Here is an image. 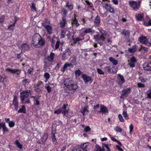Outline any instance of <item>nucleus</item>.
Returning a JSON list of instances; mask_svg holds the SVG:
<instances>
[{"instance_id":"1","label":"nucleus","mask_w":151,"mask_h":151,"mask_svg":"<svg viewBox=\"0 0 151 151\" xmlns=\"http://www.w3.org/2000/svg\"><path fill=\"white\" fill-rule=\"evenodd\" d=\"M64 85L70 91L74 92L78 88L77 84L74 83L72 81L66 79L64 82Z\"/></svg>"},{"instance_id":"2","label":"nucleus","mask_w":151,"mask_h":151,"mask_svg":"<svg viewBox=\"0 0 151 151\" xmlns=\"http://www.w3.org/2000/svg\"><path fill=\"white\" fill-rule=\"evenodd\" d=\"M106 72L110 74H116L117 71V68L114 66H109L104 68Z\"/></svg>"},{"instance_id":"3","label":"nucleus","mask_w":151,"mask_h":151,"mask_svg":"<svg viewBox=\"0 0 151 151\" xmlns=\"http://www.w3.org/2000/svg\"><path fill=\"white\" fill-rule=\"evenodd\" d=\"M100 32L101 35H96V37H95V39L98 40H100L102 41H104L106 39L105 37L109 36V35L107 34L105 31L103 29H101L100 30Z\"/></svg>"},{"instance_id":"4","label":"nucleus","mask_w":151,"mask_h":151,"mask_svg":"<svg viewBox=\"0 0 151 151\" xmlns=\"http://www.w3.org/2000/svg\"><path fill=\"white\" fill-rule=\"evenodd\" d=\"M31 91L29 90H25L23 91L21 93L20 97L21 101H23L24 99L27 98L28 96L31 94Z\"/></svg>"},{"instance_id":"5","label":"nucleus","mask_w":151,"mask_h":151,"mask_svg":"<svg viewBox=\"0 0 151 151\" xmlns=\"http://www.w3.org/2000/svg\"><path fill=\"white\" fill-rule=\"evenodd\" d=\"M140 3L141 1H138L137 2L131 1L129 2V4L134 10L136 11L139 9Z\"/></svg>"},{"instance_id":"6","label":"nucleus","mask_w":151,"mask_h":151,"mask_svg":"<svg viewBox=\"0 0 151 151\" xmlns=\"http://www.w3.org/2000/svg\"><path fill=\"white\" fill-rule=\"evenodd\" d=\"M66 48H60V50L62 51L65 50L63 52L62 57V59L64 60H66L67 58L66 56V55H70V52L69 48H67L66 49Z\"/></svg>"},{"instance_id":"7","label":"nucleus","mask_w":151,"mask_h":151,"mask_svg":"<svg viewBox=\"0 0 151 151\" xmlns=\"http://www.w3.org/2000/svg\"><path fill=\"white\" fill-rule=\"evenodd\" d=\"M103 147H105L107 149V151H111L109 145L106 144H104L103 145ZM93 151H105V149L102 148L99 145H97Z\"/></svg>"},{"instance_id":"8","label":"nucleus","mask_w":151,"mask_h":151,"mask_svg":"<svg viewBox=\"0 0 151 151\" xmlns=\"http://www.w3.org/2000/svg\"><path fill=\"white\" fill-rule=\"evenodd\" d=\"M91 145L88 142H86L80 145L81 149L85 151H88L91 149Z\"/></svg>"},{"instance_id":"9","label":"nucleus","mask_w":151,"mask_h":151,"mask_svg":"<svg viewBox=\"0 0 151 151\" xmlns=\"http://www.w3.org/2000/svg\"><path fill=\"white\" fill-rule=\"evenodd\" d=\"M139 40L140 42L145 45L147 46L151 47V43L148 42L147 41L146 38L145 37H142L139 38Z\"/></svg>"},{"instance_id":"10","label":"nucleus","mask_w":151,"mask_h":151,"mask_svg":"<svg viewBox=\"0 0 151 151\" xmlns=\"http://www.w3.org/2000/svg\"><path fill=\"white\" fill-rule=\"evenodd\" d=\"M136 62V58L134 57H132L128 61V64L131 67H134L135 66V63Z\"/></svg>"},{"instance_id":"11","label":"nucleus","mask_w":151,"mask_h":151,"mask_svg":"<svg viewBox=\"0 0 151 151\" xmlns=\"http://www.w3.org/2000/svg\"><path fill=\"white\" fill-rule=\"evenodd\" d=\"M5 70L6 72H9L12 73H16L17 75L20 74L21 73V70L18 69H13L11 68H6Z\"/></svg>"},{"instance_id":"12","label":"nucleus","mask_w":151,"mask_h":151,"mask_svg":"<svg viewBox=\"0 0 151 151\" xmlns=\"http://www.w3.org/2000/svg\"><path fill=\"white\" fill-rule=\"evenodd\" d=\"M80 112L83 116L88 115L89 112L88 106H86L84 107H82L81 108Z\"/></svg>"},{"instance_id":"13","label":"nucleus","mask_w":151,"mask_h":151,"mask_svg":"<svg viewBox=\"0 0 151 151\" xmlns=\"http://www.w3.org/2000/svg\"><path fill=\"white\" fill-rule=\"evenodd\" d=\"M40 37L41 36L38 34H36L33 35L32 38V41L34 43H33L34 45H36L35 43H37L39 40L40 39Z\"/></svg>"},{"instance_id":"14","label":"nucleus","mask_w":151,"mask_h":151,"mask_svg":"<svg viewBox=\"0 0 151 151\" xmlns=\"http://www.w3.org/2000/svg\"><path fill=\"white\" fill-rule=\"evenodd\" d=\"M12 104L15 107V110H17L18 108V102L17 99V96H14Z\"/></svg>"},{"instance_id":"15","label":"nucleus","mask_w":151,"mask_h":151,"mask_svg":"<svg viewBox=\"0 0 151 151\" xmlns=\"http://www.w3.org/2000/svg\"><path fill=\"white\" fill-rule=\"evenodd\" d=\"M143 67L145 70L151 71V62L145 63L143 65Z\"/></svg>"},{"instance_id":"16","label":"nucleus","mask_w":151,"mask_h":151,"mask_svg":"<svg viewBox=\"0 0 151 151\" xmlns=\"http://www.w3.org/2000/svg\"><path fill=\"white\" fill-rule=\"evenodd\" d=\"M82 78L85 83L90 81L91 83L92 82V79L91 77L87 76L86 75L83 74L82 76Z\"/></svg>"},{"instance_id":"17","label":"nucleus","mask_w":151,"mask_h":151,"mask_svg":"<svg viewBox=\"0 0 151 151\" xmlns=\"http://www.w3.org/2000/svg\"><path fill=\"white\" fill-rule=\"evenodd\" d=\"M99 113H102L104 114H106L108 113V111L107 108L103 105H101L100 107V109L99 111Z\"/></svg>"},{"instance_id":"18","label":"nucleus","mask_w":151,"mask_h":151,"mask_svg":"<svg viewBox=\"0 0 151 151\" xmlns=\"http://www.w3.org/2000/svg\"><path fill=\"white\" fill-rule=\"evenodd\" d=\"M105 8L106 10L113 14L115 13L114 9L111 7L110 5L107 4H105Z\"/></svg>"},{"instance_id":"19","label":"nucleus","mask_w":151,"mask_h":151,"mask_svg":"<svg viewBox=\"0 0 151 151\" xmlns=\"http://www.w3.org/2000/svg\"><path fill=\"white\" fill-rule=\"evenodd\" d=\"M68 106V104H64L60 108V109H61L62 113L63 114L65 115L66 114L68 113V110L66 109V107Z\"/></svg>"},{"instance_id":"20","label":"nucleus","mask_w":151,"mask_h":151,"mask_svg":"<svg viewBox=\"0 0 151 151\" xmlns=\"http://www.w3.org/2000/svg\"><path fill=\"white\" fill-rule=\"evenodd\" d=\"M131 89L129 88H127L125 89H123L122 91V93L121 96H124L126 94H128L130 91Z\"/></svg>"},{"instance_id":"21","label":"nucleus","mask_w":151,"mask_h":151,"mask_svg":"<svg viewBox=\"0 0 151 151\" xmlns=\"http://www.w3.org/2000/svg\"><path fill=\"white\" fill-rule=\"evenodd\" d=\"M37 43L38 45H40V46H43L45 44V41L44 39L42 38L41 36L40 38V39L39 40Z\"/></svg>"},{"instance_id":"22","label":"nucleus","mask_w":151,"mask_h":151,"mask_svg":"<svg viewBox=\"0 0 151 151\" xmlns=\"http://www.w3.org/2000/svg\"><path fill=\"white\" fill-rule=\"evenodd\" d=\"M122 35H124V36L127 38L129 37V32L128 30L125 29H123L121 32Z\"/></svg>"},{"instance_id":"23","label":"nucleus","mask_w":151,"mask_h":151,"mask_svg":"<svg viewBox=\"0 0 151 151\" xmlns=\"http://www.w3.org/2000/svg\"><path fill=\"white\" fill-rule=\"evenodd\" d=\"M60 42L58 40L55 42L54 40H52L51 43L52 46L53 47L55 45V47H59Z\"/></svg>"},{"instance_id":"24","label":"nucleus","mask_w":151,"mask_h":151,"mask_svg":"<svg viewBox=\"0 0 151 151\" xmlns=\"http://www.w3.org/2000/svg\"><path fill=\"white\" fill-rule=\"evenodd\" d=\"M110 61L113 63L114 65H116L118 63V61L115 58L112 57H110L109 58Z\"/></svg>"},{"instance_id":"25","label":"nucleus","mask_w":151,"mask_h":151,"mask_svg":"<svg viewBox=\"0 0 151 151\" xmlns=\"http://www.w3.org/2000/svg\"><path fill=\"white\" fill-rule=\"evenodd\" d=\"M55 54L52 52H51L50 55L47 57V59L49 62L52 61L54 59Z\"/></svg>"},{"instance_id":"26","label":"nucleus","mask_w":151,"mask_h":151,"mask_svg":"<svg viewBox=\"0 0 151 151\" xmlns=\"http://www.w3.org/2000/svg\"><path fill=\"white\" fill-rule=\"evenodd\" d=\"M45 28L49 34H51L52 33V28L50 26L48 25H47L45 26Z\"/></svg>"},{"instance_id":"27","label":"nucleus","mask_w":151,"mask_h":151,"mask_svg":"<svg viewBox=\"0 0 151 151\" xmlns=\"http://www.w3.org/2000/svg\"><path fill=\"white\" fill-rule=\"evenodd\" d=\"M18 113H26L25 107L24 105H23L22 108H20L17 111Z\"/></svg>"},{"instance_id":"28","label":"nucleus","mask_w":151,"mask_h":151,"mask_svg":"<svg viewBox=\"0 0 151 151\" xmlns=\"http://www.w3.org/2000/svg\"><path fill=\"white\" fill-rule=\"evenodd\" d=\"M100 17L98 16H97L95 19L94 23L96 25L98 26L100 24Z\"/></svg>"},{"instance_id":"29","label":"nucleus","mask_w":151,"mask_h":151,"mask_svg":"<svg viewBox=\"0 0 151 151\" xmlns=\"http://www.w3.org/2000/svg\"><path fill=\"white\" fill-rule=\"evenodd\" d=\"M14 144L16 145L20 149H21L22 148V145L18 140L15 141Z\"/></svg>"},{"instance_id":"30","label":"nucleus","mask_w":151,"mask_h":151,"mask_svg":"<svg viewBox=\"0 0 151 151\" xmlns=\"http://www.w3.org/2000/svg\"><path fill=\"white\" fill-rule=\"evenodd\" d=\"M71 23L72 24H75L77 27H78L79 25V24L78 23L77 20L75 18L74 19H72Z\"/></svg>"},{"instance_id":"31","label":"nucleus","mask_w":151,"mask_h":151,"mask_svg":"<svg viewBox=\"0 0 151 151\" xmlns=\"http://www.w3.org/2000/svg\"><path fill=\"white\" fill-rule=\"evenodd\" d=\"M66 19L64 18H63L62 20L60 22L61 26L62 27H64L66 24Z\"/></svg>"},{"instance_id":"32","label":"nucleus","mask_w":151,"mask_h":151,"mask_svg":"<svg viewBox=\"0 0 151 151\" xmlns=\"http://www.w3.org/2000/svg\"><path fill=\"white\" fill-rule=\"evenodd\" d=\"M136 18L137 20L138 21H140L142 18L143 16L141 14H138L136 15Z\"/></svg>"},{"instance_id":"33","label":"nucleus","mask_w":151,"mask_h":151,"mask_svg":"<svg viewBox=\"0 0 151 151\" xmlns=\"http://www.w3.org/2000/svg\"><path fill=\"white\" fill-rule=\"evenodd\" d=\"M22 83L24 87H26L27 85H28L29 84V82L27 81V79H25L23 80Z\"/></svg>"},{"instance_id":"34","label":"nucleus","mask_w":151,"mask_h":151,"mask_svg":"<svg viewBox=\"0 0 151 151\" xmlns=\"http://www.w3.org/2000/svg\"><path fill=\"white\" fill-rule=\"evenodd\" d=\"M147 97L151 99V89H149L146 92Z\"/></svg>"},{"instance_id":"35","label":"nucleus","mask_w":151,"mask_h":151,"mask_svg":"<svg viewBox=\"0 0 151 151\" xmlns=\"http://www.w3.org/2000/svg\"><path fill=\"white\" fill-rule=\"evenodd\" d=\"M44 77L46 79V81H45V82H46L50 78V76L49 74L48 73H45L44 75Z\"/></svg>"},{"instance_id":"36","label":"nucleus","mask_w":151,"mask_h":151,"mask_svg":"<svg viewBox=\"0 0 151 151\" xmlns=\"http://www.w3.org/2000/svg\"><path fill=\"white\" fill-rule=\"evenodd\" d=\"M136 50V48H129L128 50V51L130 53H134Z\"/></svg>"},{"instance_id":"37","label":"nucleus","mask_w":151,"mask_h":151,"mask_svg":"<svg viewBox=\"0 0 151 151\" xmlns=\"http://www.w3.org/2000/svg\"><path fill=\"white\" fill-rule=\"evenodd\" d=\"M118 76L120 78V79L121 80V83L123 84L125 82L124 79V77L122 75H120L119 74L118 75Z\"/></svg>"},{"instance_id":"38","label":"nucleus","mask_w":151,"mask_h":151,"mask_svg":"<svg viewBox=\"0 0 151 151\" xmlns=\"http://www.w3.org/2000/svg\"><path fill=\"white\" fill-rule=\"evenodd\" d=\"M107 37L106 38V37H105V40L104 41V42L105 43L106 42H108L111 43V38L109 37V36L108 37Z\"/></svg>"},{"instance_id":"39","label":"nucleus","mask_w":151,"mask_h":151,"mask_svg":"<svg viewBox=\"0 0 151 151\" xmlns=\"http://www.w3.org/2000/svg\"><path fill=\"white\" fill-rule=\"evenodd\" d=\"M68 67L67 66L66 63H65L64 65V66L61 68V70L62 72H64L67 69V68Z\"/></svg>"},{"instance_id":"40","label":"nucleus","mask_w":151,"mask_h":151,"mask_svg":"<svg viewBox=\"0 0 151 151\" xmlns=\"http://www.w3.org/2000/svg\"><path fill=\"white\" fill-rule=\"evenodd\" d=\"M122 115L124 118L128 120L129 119V117L127 115V112L126 111H123Z\"/></svg>"},{"instance_id":"41","label":"nucleus","mask_w":151,"mask_h":151,"mask_svg":"<svg viewBox=\"0 0 151 151\" xmlns=\"http://www.w3.org/2000/svg\"><path fill=\"white\" fill-rule=\"evenodd\" d=\"M115 131L118 132H121L122 131V129L118 126H116L115 129Z\"/></svg>"},{"instance_id":"42","label":"nucleus","mask_w":151,"mask_h":151,"mask_svg":"<svg viewBox=\"0 0 151 151\" xmlns=\"http://www.w3.org/2000/svg\"><path fill=\"white\" fill-rule=\"evenodd\" d=\"M39 99V97H36V99L35 100V101H34V104L35 105H39L40 102L38 101Z\"/></svg>"},{"instance_id":"43","label":"nucleus","mask_w":151,"mask_h":151,"mask_svg":"<svg viewBox=\"0 0 151 151\" xmlns=\"http://www.w3.org/2000/svg\"><path fill=\"white\" fill-rule=\"evenodd\" d=\"M147 50V48H140V49H139V50L142 53H144Z\"/></svg>"},{"instance_id":"44","label":"nucleus","mask_w":151,"mask_h":151,"mask_svg":"<svg viewBox=\"0 0 151 151\" xmlns=\"http://www.w3.org/2000/svg\"><path fill=\"white\" fill-rule=\"evenodd\" d=\"M22 101V103L24 104H29L30 103L29 98H27L26 101H25V99H24Z\"/></svg>"},{"instance_id":"45","label":"nucleus","mask_w":151,"mask_h":151,"mask_svg":"<svg viewBox=\"0 0 151 151\" xmlns=\"http://www.w3.org/2000/svg\"><path fill=\"white\" fill-rule=\"evenodd\" d=\"M81 73V72L79 70H76L75 71V74L76 76H79Z\"/></svg>"},{"instance_id":"46","label":"nucleus","mask_w":151,"mask_h":151,"mask_svg":"<svg viewBox=\"0 0 151 151\" xmlns=\"http://www.w3.org/2000/svg\"><path fill=\"white\" fill-rule=\"evenodd\" d=\"M73 41L75 44L77 42L82 40V39H80L79 37H77L76 38L73 39Z\"/></svg>"},{"instance_id":"47","label":"nucleus","mask_w":151,"mask_h":151,"mask_svg":"<svg viewBox=\"0 0 151 151\" xmlns=\"http://www.w3.org/2000/svg\"><path fill=\"white\" fill-rule=\"evenodd\" d=\"M8 124L9 127H12L14 126L15 123L13 121H11L8 123Z\"/></svg>"},{"instance_id":"48","label":"nucleus","mask_w":151,"mask_h":151,"mask_svg":"<svg viewBox=\"0 0 151 151\" xmlns=\"http://www.w3.org/2000/svg\"><path fill=\"white\" fill-rule=\"evenodd\" d=\"M62 112L61 109L60 108L55 110L54 111V113L55 114H59L60 113Z\"/></svg>"},{"instance_id":"49","label":"nucleus","mask_w":151,"mask_h":151,"mask_svg":"<svg viewBox=\"0 0 151 151\" xmlns=\"http://www.w3.org/2000/svg\"><path fill=\"white\" fill-rule=\"evenodd\" d=\"M118 117L120 122H124V120L123 119L122 116L121 114H119L118 115Z\"/></svg>"},{"instance_id":"50","label":"nucleus","mask_w":151,"mask_h":151,"mask_svg":"<svg viewBox=\"0 0 151 151\" xmlns=\"http://www.w3.org/2000/svg\"><path fill=\"white\" fill-rule=\"evenodd\" d=\"M31 9L32 11H36V9L35 8V4L34 3H32V4L31 6Z\"/></svg>"},{"instance_id":"51","label":"nucleus","mask_w":151,"mask_h":151,"mask_svg":"<svg viewBox=\"0 0 151 151\" xmlns=\"http://www.w3.org/2000/svg\"><path fill=\"white\" fill-rule=\"evenodd\" d=\"M66 6L70 10H72L73 8V5L71 4L69 5L68 3H67Z\"/></svg>"},{"instance_id":"52","label":"nucleus","mask_w":151,"mask_h":151,"mask_svg":"<svg viewBox=\"0 0 151 151\" xmlns=\"http://www.w3.org/2000/svg\"><path fill=\"white\" fill-rule=\"evenodd\" d=\"M98 73L99 74L104 75V72L100 69L97 68V69Z\"/></svg>"},{"instance_id":"53","label":"nucleus","mask_w":151,"mask_h":151,"mask_svg":"<svg viewBox=\"0 0 151 151\" xmlns=\"http://www.w3.org/2000/svg\"><path fill=\"white\" fill-rule=\"evenodd\" d=\"M144 24L146 26H151V20H150L148 22H145Z\"/></svg>"},{"instance_id":"54","label":"nucleus","mask_w":151,"mask_h":151,"mask_svg":"<svg viewBox=\"0 0 151 151\" xmlns=\"http://www.w3.org/2000/svg\"><path fill=\"white\" fill-rule=\"evenodd\" d=\"M129 128L130 129L129 133L130 134H131L133 129V126L132 124H131L129 127Z\"/></svg>"},{"instance_id":"55","label":"nucleus","mask_w":151,"mask_h":151,"mask_svg":"<svg viewBox=\"0 0 151 151\" xmlns=\"http://www.w3.org/2000/svg\"><path fill=\"white\" fill-rule=\"evenodd\" d=\"M45 88L47 89L48 93H50L51 91V88L49 86L45 87Z\"/></svg>"},{"instance_id":"56","label":"nucleus","mask_w":151,"mask_h":151,"mask_svg":"<svg viewBox=\"0 0 151 151\" xmlns=\"http://www.w3.org/2000/svg\"><path fill=\"white\" fill-rule=\"evenodd\" d=\"M92 32V30L91 29H87L85 30L84 32L86 33H89Z\"/></svg>"},{"instance_id":"57","label":"nucleus","mask_w":151,"mask_h":151,"mask_svg":"<svg viewBox=\"0 0 151 151\" xmlns=\"http://www.w3.org/2000/svg\"><path fill=\"white\" fill-rule=\"evenodd\" d=\"M90 129H91L89 127L87 126V127H86L84 129V131L85 132H88V131L90 130Z\"/></svg>"},{"instance_id":"58","label":"nucleus","mask_w":151,"mask_h":151,"mask_svg":"<svg viewBox=\"0 0 151 151\" xmlns=\"http://www.w3.org/2000/svg\"><path fill=\"white\" fill-rule=\"evenodd\" d=\"M42 84V82L41 81H39L38 82V83L37 85L35 87H36V88L39 87Z\"/></svg>"},{"instance_id":"59","label":"nucleus","mask_w":151,"mask_h":151,"mask_svg":"<svg viewBox=\"0 0 151 151\" xmlns=\"http://www.w3.org/2000/svg\"><path fill=\"white\" fill-rule=\"evenodd\" d=\"M138 86L139 87H144L145 85L144 84L141 83H139L137 84Z\"/></svg>"},{"instance_id":"60","label":"nucleus","mask_w":151,"mask_h":151,"mask_svg":"<svg viewBox=\"0 0 151 151\" xmlns=\"http://www.w3.org/2000/svg\"><path fill=\"white\" fill-rule=\"evenodd\" d=\"M72 151H82L80 148H75Z\"/></svg>"},{"instance_id":"61","label":"nucleus","mask_w":151,"mask_h":151,"mask_svg":"<svg viewBox=\"0 0 151 151\" xmlns=\"http://www.w3.org/2000/svg\"><path fill=\"white\" fill-rule=\"evenodd\" d=\"M68 67H70L73 68V65L71 63H66Z\"/></svg>"},{"instance_id":"62","label":"nucleus","mask_w":151,"mask_h":151,"mask_svg":"<svg viewBox=\"0 0 151 151\" xmlns=\"http://www.w3.org/2000/svg\"><path fill=\"white\" fill-rule=\"evenodd\" d=\"M35 89L36 92H41V90L39 88V87H35Z\"/></svg>"},{"instance_id":"63","label":"nucleus","mask_w":151,"mask_h":151,"mask_svg":"<svg viewBox=\"0 0 151 151\" xmlns=\"http://www.w3.org/2000/svg\"><path fill=\"white\" fill-rule=\"evenodd\" d=\"M116 148L120 151H124L123 149L119 146L116 145Z\"/></svg>"},{"instance_id":"64","label":"nucleus","mask_w":151,"mask_h":151,"mask_svg":"<svg viewBox=\"0 0 151 151\" xmlns=\"http://www.w3.org/2000/svg\"><path fill=\"white\" fill-rule=\"evenodd\" d=\"M5 120L6 123H9L10 121L9 118H5Z\"/></svg>"}]
</instances>
